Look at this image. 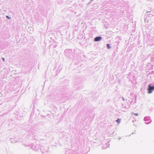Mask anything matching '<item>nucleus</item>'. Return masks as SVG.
<instances>
[{"mask_svg": "<svg viewBox=\"0 0 154 154\" xmlns=\"http://www.w3.org/2000/svg\"><path fill=\"white\" fill-rule=\"evenodd\" d=\"M6 17L8 18V19H10L11 18L9 17L8 16H6Z\"/></svg>", "mask_w": 154, "mask_h": 154, "instance_id": "obj_6", "label": "nucleus"}, {"mask_svg": "<svg viewBox=\"0 0 154 154\" xmlns=\"http://www.w3.org/2000/svg\"><path fill=\"white\" fill-rule=\"evenodd\" d=\"M107 47L108 49H109L110 48V47L109 46V44H107Z\"/></svg>", "mask_w": 154, "mask_h": 154, "instance_id": "obj_4", "label": "nucleus"}, {"mask_svg": "<svg viewBox=\"0 0 154 154\" xmlns=\"http://www.w3.org/2000/svg\"><path fill=\"white\" fill-rule=\"evenodd\" d=\"M148 87L149 88L148 89V93L149 94H151L152 93V91L154 90V86L152 87L150 85H149Z\"/></svg>", "mask_w": 154, "mask_h": 154, "instance_id": "obj_1", "label": "nucleus"}, {"mask_svg": "<svg viewBox=\"0 0 154 154\" xmlns=\"http://www.w3.org/2000/svg\"><path fill=\"white\" fill-rule=\"evenodd\" d=\"M132 114L135 116H138V114L137 113H133Z\"/></svg>", "mask_w": 154, "mask_h": 154, "instance_id": "obj_5", "label": "nucleus"}, {"mask_svg": "<svg viewBox=\"0 0 154 154\" xmlns=\"http://www.w3.org/2000/svg\"><path fill=\"white\" fill-rule=\"evenodd\" d=\"M3 61H4V58H3Z\"/></svg>", "mask_w": 154, "mask_h": 154, "instance_id": "obj_7", "label": "nucleus"}, {"mask_svg": "<svg viewBox=\"0 0 154 154\" xmlns=\"http://www.w3.org/2000/svg\"><path fill=\"white\" fill-rule=\"evenodd\" d=\"M120 119H118L116 120V122L118 123H119L120 122Z\"/></svg>", "mask_w": 154, "mask_h": 154, "instance_id": "obj_3", "label": "nucleus"}, {"mask_svg": "<svg viewBox=\"0 0 154 154\" xmlns=\"http://www.w3.org/2000/svg\"><path fill=\"white\" fill-rule=\"evenodd\" d=\"M102 38L100 36H99L96 37L94 39L95 41H98L100 40Z\"/></svg>", "mask_w": 154, "mask_h": 154, "instance_id": "obj_2", "label": "nucleus"}]
</instances>
